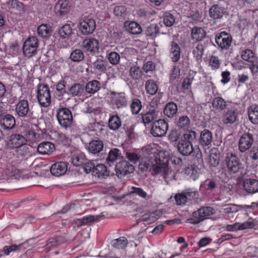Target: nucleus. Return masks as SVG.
Segmentation results:
<instances>
[{"label": "nucleus", "instance_id": "nucleus-46", "mask_svg": "<svg viewBox=\"0 0 258 258\" xmlns=\"http://www.w3.org/2000/svg\"><path fill=\"white\" fill-rule=\"evenodd\" d=\"M190 119L187 116L180 117L176 122V126L179 129L186 130L190 124Z\"/></svg>", "mask_w": 258, "mask_h": 258}, {"label": "nucleus", "instance_id": "nucleus-27", "mask_svg": "<svg viewBox=\"0 0 258 258\" xmlns=\"http://www.w3.org/2000/svg\"><path fill=\"white\" fill-rule=\"evenodd\" d=\"M54 150V144L49 142H43L39 144L37 147L38 152L41 154H50Z\"/></svg>", "mask_w": 258, "mask_h": 258}, {"label": "nucleus", "instance_id": "nucleus-56", "mask_svg": "<svg viewBox=\"0 0 258 258\" xmlns=\"http://www.w3.org/2000/svg\"><path fill=\"white\" fill-rule=\"evenodd\" d=\"M155 212H152L143 215L140 219V221L148 222L149 224L156 221L157 219Z\"/></svg>", "mask_w": 258, "mask_h": 258}, {"label": "nucleus", "instance_id": "nucleus-16", "mask_svg": "<svg viewBox=\"0 0 258 258\" xmlns=\"http://www.w3.org/2000/svg\"><path fill=\"white\" fill-rule=\"evenodd\" d=\"M207 31L204 28L194 26L191 30V38L195 43H198L205 39L207 37Z\"/></svg>", "mask_w": 258, "mask_h": 258}, {"label": "nucleus", "instance_id": "nucleus-31", "mask_svg": "<svg viewBox=\"0 0 258 258\" xmlns=\"http://www.w3.org/2000/svg\"><path fill=\"white\" fill-rule=\"evenodd\" d=\"M10 144L12 145V148L16 149L21 146L24 145L26 140L25 138L20 134H13L10 136Z\"/></svg>", "mask_w": 258, "mask_h": 258}, {"label": "nucleus", "instance_id": "nucleus-43", "mask_svg": "<svg viewBox=\"0 0 258 258\" xmlns=\"http://www.w3.org/2000/svg\"><path fill=\"white\" fill-rule=\"evenodd\" d=\"M38 36L42 38H47L51 35V29L49 25L42 24L37 28Z\"/></svg>", "mask_w": 258, "mask_h": 258}, {"label": "nucleus", "instance_id": "nucleus-55", "mask_svg": "<svg viewBox=\"0 0 258 258\" xmlns=\"http://www.w3.org/2000/svg\"><path fill=\"white\" fill-rule=\"evenodd\" d=\"M200 212V211L199 209L197 211H195L192 213V217L187 220V222L191 224H196L203 221V218H202Z\"/></svg>", "mask_w": 258, "mask_h": 258}, {"label": "nucleus", "instance_id": "nucleus-13", "mask_svg": "<svg viewBox=\"0 0 258 258\" xmlns=\"http://www.w3.org/2000/svg\"><path fill=\"white\" fill-rule=\"evenodd\" d=\"M209 17L213 20L222 19L227 15L226 9L220 4L213 5L209 10Z\"/></svg>", "mask_w": 258, "mask_h": 258}, {"label": "nucleus", "instance_id": "nucleus-64", "mask_svg": "<svg viewBox=\"0 0 258 258\" xmlns=\"http://www.w3.org/2000/svg\"><path fill=\"white\" fill-rule=\"evenodd\" d=\"M72 162L76 166H80L84 164L85 159L82 155H75L72 158Z\"/></svg>", "mask_w": 258, "mask_h": 258}, {"label": "nucleus", "instance_id": "nucleus-34", "mask_svg": "<svg viewBox=\"0 0 258 258\" xmlns=\"http://www.w3.org/2000/svg\"><path fill=\"white\" fill-rule=\"evenodd\" d=\"M92 64L95 70L100 73H105L107 71L108 62L103 58H97Z\"/></svg>", "mask_w": 258, "mask_h": 258}, {"label": "nucleus", "instance_id": "nucleus-62", "mask_svg": "<svg viewBox=\"0 0 258 258\" xmlns=\"http://www.w3.org/2000/svg\"><path fill=\"white\" fill-rule=\"evenodd\" d=\"M174 199L177 205H184L187 202V196L184 195L183 192L177 194L174 197Z\"/></svg>", "mask_w": 258, "mask_h": 258}, {"label": "nucleus", "instance_id": "nucleus-50", "mask_svg": "<svg viewBox=\"0 0 258 258\" xmlns=\"http://www.w3.org/2000/svg\"><path fill=\"white\" fill-rule=\"evenodd\" d=\"M126 159L133 164H136L139 162L141 158V155L138 152H126L125 154Z\"/></svg>", "mask_w": 258, "mask_h": 258}, {"label": "nucleus", "instance_id": "nucleus-20", "mask_svg": "<svg viewBox=\"0 0 258 258\" xmlns=\"http://www.w3.org/2000/svg\"><path fill=\"white\" fill-rule=\"evenodd\" d=\"M212 105L214 110L221 112L229 107V102L221 97H215L212 100Z\"/></svg>", "mask_w": 258, "mask_h": 258}, {"label": "nucleus", "instance_id": "nucleus-59", "mask_svg": "<svg viewBox=\"0 0 258 258\" xmlns=\"http://www.w3.org/2000/svg\"><path fill=\"white\" fill-rule=\"evenodd\" d=\"M163 22L166 26L170 27L173 25L175 22V18L172 14L169 13L164 14Z\"/></svg>", "mask_w": 258, "mask_h": 258}, {"label": "nucleus", "instance_id": "nucleus-22", "mask_svg": "<svg viewBox=\"0 0 258 258\" xmlns=\"http://www.w3.org/2000/svg\"><path fill=\"white\" fill-rule=\"evenodd\" d=\"M155 161L156 163L152 165V174L153 175L159 174L162 175H165L168 169L167 164L163 161H161L160 159L158 161L156 160Z\"/></svg>", "mask_w": 258, "mask_h": 258}, {"label": "nucleus", "instance_id": "nucleus-44", "mask_svg": "<svg viewBox=\"0 0 258 258\" xmlns=\"http://www.w3.org/2000/svg\"><path fill=\"white\" fill-rule=\"evenodd\" d=\"M85 55L82 50L76 48L70 54V58L74 62H80L84 60Z\"/></svg>", "mask_w": 258, "mask_h": 258}, {"label": "nucleus", "instance_id": "nucleus-41", "mask_svg": "<svg viewBox=\"0 0 258 258\" xmlns=\"http://www.w3.org/2000/svg\"><path fill=\"white\" fill-rule=\"evenodd\" d=\"M241 58L245 61L254 62L256 60L257 57L255 56L253 51L249 49L241 50L240 53Z\"/></svg>", "mask_w": 258, "mask_h": 258}, {"label": "nucleus", "instance_id": "nucleus-49", "mask_svg": "<svg viewBox=\"0 0 258 258\" xmlns=\"http://www.w3.org/2000/svg\"><path fill=\"white\" fill-rule=\"evenodd\" d=\"M106 58L109 62L112 65L115 66L119 63L120 55L116 52L111 51L106 54Z\"/></svg>", "mask_w": 258, "mask_h": 258}, {"label": "nucleus", "instance_id": "nucleus-4", "mask_svg": "<svg viewBox=\"0 0 258 258\" xmlns=\"http://www.w3.org/2000/svg\"><path fill=\"white\" fill-rule=\"evenodd\" d=\"M232 40L231 35L225 31L218 33L215 36V42L222 50H228L231 46Z\"/></svg>", "mask_w": 258, "mask_h": 258}, {"label": "nucleus", "instance_id": "nucleus-1", "mask_svg": "<svg viewBox=\"0 0 258 258\" xmlns=\"http://www.w3.org/2000/svg\"><path fill=\"white\" fill-rule=\"evenodd\" d=\"M16 114L19 117L31 120L35 118L32 108H30L27 100H19L16 105Z\"/></svg>", "mask_w": 258, "mask_h": 258}, {"label": "nucleus", "instance_id": "nucleus-25", "mask_svg": "<svg viewBox=\"0 0 258 258\" xmlns=\"http://www.w3.org/2000/svg\"><path fill=\"white\" fill-rule=\"evenodd\" d=\"M170 46V57L172 61L176 62L180 58V47L179 45L174 41H171Z\"/></svg>", "mask_w": 258, "mask_h": 258}, {"label": "nucleus", "instance_id": "nucleus-48", "mask_svg": "<svg viewBox=\"0 0 258 258\" xmlns=\"http://www.w3.org/2000/svg\"><path fill=\"white\" fill-rule=\"evenodd\" d=\"M130 106L132 113L138 114L142 108V102L140 99L134 98L132 100Z\"/></svg>", "mask_w": 258, "mask_h": 258}, {"label": "nucleus", "instance_id": "nucleus-36", "mask_svg": "<svg viewBox=\"0 0 258 258\" xmlns=\"http://www.w3.org/2000/svg\"><path fill=\"white\" fill-rule=\"evenodd\" d=\"M100 89V82L97 80H93L88 82L85 89L88 94H94Z\"/></svg>", "mask_w": 258, "mask_h": 258}, {"label": "nucleus", "instance_id": "nucleus-42", "mask_svg": "<svg viewBox=\"0 0 258 258\" xmlns=\"http://www.w3.org/2000/svg\"><path fill=\"white\" fill-rule=\"evenodd\" d=\"M248 114L250 121L253 124H258V106L250 107L248 109Z\"/></svg>", "mask_w": 258, "mask_h": 258}, {"label": "nucleus", "instance_id": "nucleus-26", "mask_svg": "<svg viewBox=\"0 0 258 258\" xmlns=\"http://www.w3.org/2000/svg\"><path fill=\"white\" fill-rule=\"evenodd\" d=\"M103 147L104 144L101 141L93 140L89 143L87 149L90 153L96 154L102 151Z\"/></svg>", "mask_w": 258, "mask_h": 258}, {"label": "nucleus", "instance_id": "nucleus-2", "mask_svg": "<svg viewBox=\"0 0 258 258\" xmlns=\"http://www.w3.org/2000/svg\"><path fill=\"white\" fill-rule=\"evenodd\" d=\"M37 97L41 106L46 107L50 104V91L48 85L40 84L38 85Z\"/></svg>", "mask_w": 258, "mask_h": 258}, {"label": "nucleus", "instance_id": "nucleus-24", "mask_svg": "<svg viewBox=\"0 0 258 258\" xmlns=\"http://www.w3.org/2000/svg\"><path fill=\"white\" fill-rule=\"evenodd\" d=\"M85 87L83 84L75 83L72 85L67 91V94L72 97H80L83 95Z\"/></svg>", "mask_w": 258, "mask_h": 258}, {"label": "nucleus", "instance_id": "nucleus-19", "mask_svg": "<svg viewBox=\"0 0 258 258\" xmlns=\"http://www.w3.org/2000/svg\"><path fill=\"white\" fill-rule=\"evenodd\" d=\"M177 147L179 152L183 156H189L194 151L192 144L182 139L178 141Z\"/></svg>", "mask_w": 258, "mask_h": 258}, {"label": "nucleus", "instance_id": "nucleus-33", "mask_svg": "<svg viewBox=\"0 0 258 258\" xmlns=\"http://www.w3.org/2000/svg\"><path fill=\"white\" fill-rule=\"evenodd\" d=\"M142 115L143 122L146 125L152 122V121L156 119L157 111L154 109H149L148 111L145 113H142Z\"/></svg>", "mask_w": 258, "mask_h": 258}, {"label": "nucleus", "instance_id": "nucleus-8", "mask_svg": "<svg viewBox=\"0 0 258 258\" xmlns=\"http://www.w3.org/2000/svg\"><path fill=\"white\" fill-rule=\"evenodd\" d=\"M79 25V30L83 35L92 34L96 28L95 20L86 16L80 20Z\"/></svg>", "mask_w": 258, "mask_h": 258}, {"label": "nucleus", "instance_id": "nucleus-5", "mask_svg": "<svg viewBox=\"0 0 258 258\" xmlns=\"http://www.w3.org/2000/svg\"><path fill=\"white\" fill-rule=\"evenodd\" d=\"M225 161L226 167L231 173H236L241 168V163L238 158L232 153L227 154Z\"/></svg>", "mask_w": 258, "mask_h": 258}, {"label": "nucleus", "instance_id": "nucleus-15", "mask_svg": "<svg viewBox=\"0 0 258 258\" xmlns=\"http://www.w3.org/2000/svg\"><path fill=\"white\" fill-rule=\"evenodd\" d=\"M243 189L248 194H254L258 192V180L246 178L242 182Z\"/></svg>", "mask_w": 258, "mask_h": 258}, {"label": "nucleus", "instance_id": "nucleus-57", "mask_svg": "<svg viewBox=\"0 0 258 258\" xmlns=\"http://www.w3.org/2000/svg\"><path fill=\"white\" fill-rule=\"evenodd\" d=\"M22 245V244H20L19 245L13 244L9 246H5L2 252L5 255H9L11 252L19 250Z\"/></svg>", "mask_w": 258, "mask_h": 258}, {"label": "nucleus", "instance_id": "nucleus-28", "mask_svg": "<svg viewBox=\"0 0 258 258\" xmlns=\"http://www.w3.org/2000/svg\"><path fill=\"white\" fill-rule=\"evenodd\" d=\"M220 161V154L218 149L214 148L211 150L209 156V163L212 167H217Z\"/></svg>", "mask_w": 258, "mask_h": 258}, {"label": "nucleus", "instance_id": "nucleus-61", "mask_svg": "<svg viewBox=\"0 0 258 258\" xmlns=\"http://www.w3.org/2000/svg\"><path fill=\"white\" fill-rule=\"evenodd\" d=\"M204 46L201 43H198L193 49L192 53L197 59L201 58L204 53Z\"/></svg>", "mask_w": 258, "mask_h": 258}, {"label": "nucleus", "instance_id": "nucleus-12", "mask_svg": "<svg viewBox=\"0 0 258 258\" xmlns=\"http://www.w3.org/2000/svg\"><path fill=\"white\" fill-rule=\"evenodd\" d=\"M238 110L235 107L227 108L223 111L222 121L225 124H233L238 119Z\"/></svg>", "mask_w": 258, "mask_h": 258}, {"label": "nucleus", "instance_id": "nucleus-35", "mask_svg": "<svg viewBox=\"0 0 258 258\" xmlns=\"http://www.w3.org/2000/svg\"><path fill=\"white\" fill-rule=\"evenodd\" d=\"M143 72L142 69L138 66L134 65L130 67L129 76L134 80H139L142 78Z\"/></svg>", "mask_w": 258, "mask_h": 258}, {"label": "nucleus", "instance_id": "nucleus-21", "mask_svg": "<svg viewBox=\"0 0 258 258\" xmlns=\"http://www.w3.org/2000/svg\"><path fill=\"white\" fill-rule=\"evenodd\" d=\"M15 118L11 114L3 115L0 117V125L4 129H12L15 126Z\"/></svg>", "mask_w": 258, "mask_h": 258}, {"label": "nucleus", "instance_id": "nucleus-63", "mask_svg": "<svg viewBox=\"0 0 258 258\" xmlns=\"http://www.w3.org/2000/svg\"><path fill=\"white\" fill-rule=\"evenodd\" d=\"M131 193L135 194L144 199H146L148 197L147 192L141 187L133 186L131 188Z\"/></svg>", "mask_w": 258, "mask_h": 258}, {"label": "nucleus", "instance_id": "nucleus-9", "mask_svg": "<svg viewBox=\"0 0 258 258\" xmlns=\"http://www.w3.org/2000/svg\"><path fill=\"white\" fill-rule=\"evenodd\" d=\"M134 167L126 161H122L115 165V170L117 176L121 178L125 175L134 172Z\"/></svg>", "mask_w": 258, "mask_h": 258}, {"label": "nucleus", "instance_id": "nucleus-52", "mask_svg": "<svg viewBox=\"0 0 258 258\" xmlns=\"http://www.w3.org/2000/svg\"><path fill=\"white\" fill-rule=\"evenodd\" d=\"M16 153L18 157H28L31 155L29 147L24 145L17 148Z\"/></svg>", "mask_w": 258, "mask_h": 258}, {"label": "nucleus", "instance_id": "nucleus-3", "mask_svg": "<svg viewBox=\"0 0 258 258\" xmlns=\"http://www.w3.org/2000/svg\"><path fill=\"white\" fill-rule=\"evenodd\" d=\"M56 116L61 127L67 128L71 126L73 123V117L70 109L67 108L58 109Z\"/></svg>", "mask_w": 258, "mask_h": 258}, {"label": "nucleus", "instance_id": "nucleus-17", "mask_svg": "<svg viewBox=\"0 0 258 258\" xmlns=\"http://www.w3.org/2000/svg\"><path fill=\"white\" fill-rule=\"evenodd\" d=\"M51 174L56 176H60L66 173L68 170V163L65 162H57L52 165L50 168Z\"/></svg>", "mask_w": 258, "mask_h": 258}, {"label": "nucleus", "instance_id": "nucleus-38", "mask_svg": "<svg viewBox=\"0 0 258 258\" xmlns=\"http://www.w3.org/2000/svg\"><path fill=\"white\" fill-rule=\"evenodd\" d=\"M121 125L120 117L117 115L110 116L108 120V127L112 131L118 130Z\"/></svg>", "mask_w": 258, "mask_h": 258}, {"label": "nucleus", "instance_id": "nucleus-51", "mask_svg": "<svg viewBox=\"0 0 258 258\" xmlns=\"http://www.w3.org/2000/svg\"><path fill=\"white\" fill-rule=\"evenodd\" d=\"M101 217L99 215H88L83 217L81 219H78V221L82 225L90 224L92 222L98 221Z\"/></svg>", "mask_w": 258, "mask_h": 258}, {"label": "nucleus", "instance_id": "nucleus-32", "mask_svg": "<svg viewBox=\"0 0 258 258\" xmlns=\"http://www.w3.org/2000/svg\"><path fill=\"white\" fill-rule=\"evenodd\" d=\"M177 112V106L176 103L170 102L166 104L164 109V114L169 118L174 116Z\"/></svg>", "mask_w": 258, "mask_h": 258}, {"label": "nucleus", "instance_id": "nucleus-10", "mask_svg": "<svg viewBox=\"0 0 258 258\" xmlns=\"http://www.w3.org/2000/svg\"><path fill=\"white\" fill-rule=\"evenodd\" d=\"M82 46L87 52L92 55H95L99 52V41L94 38L84 39L82 43Z\"/></svg>", "mask_w": 258, "mask_h": 258}, {"label": "nucleus", "instance_id": "nucleus-40", "mask_svg": "<svg viewBox=\"0 0 258 258\" xmlns=\"http://www.w3.org/2000/svg\"><path fill=\"white\" fill-rule=\"evenodd\" d=\"M58 33L61 38L63 39H68L74 33L72 26L70 24L64 25L59 29Z\"/></svg>", "mask_w": 258, "mask_h": 258}, {"label": "nucleus", "instance_id": "nucleus-29", "mask_svg": "<svg viewBox=\"0 0 258 258\" xmlns=\"http://www.w3.org/2000/svg\"><path fill=\"white\" fill-rule=\"evenodd\" d=\"M124 27L126 31L134 35L139 34L142 31L141 25L134 21L125 22L124 23Z\"/></svg>", "mask_w": 258, "mask_h": 258}, {"label": "nucleus", "instance_id": "nucleus-18", "mask_svg": "<svg viewBox=\"0 0 258 258\" xmlns=\"http://www.w3.org/2000/svg\"><path fill=\"white\" fill-rule=\"evenodd\" d=\"M113 104L117 108H120L127 106V98L124 92L116 93L111 92Z\"/></svg>", "mask_w": 258, "mask_h": 258}, {"label": "nucleus", "instance_id": "nucleus-47", "mask_svg": "<svg viewBox=\"0 0 258 258\" xmlns=\"http://www.w3.org/2000/svg\"><path fill=\"white\" fill-rule=\"evenodd\" d=\"M127 239L123 236L120 237L117 239H114L111 241V245L118 249H122L127 244Z\"/></svg>", "mask_w": 258, "mask_h": 258}, {"label": "nucleus", "instance_id": "nucleus-39", "mask_svg": "<svg viewBox=\"0 0 258 258\" xmlns=\"http://www.w3.org/2000/svg\"><path fill=\"white\" fill-rule=\"evenodd\" d=\"M159 32V28L157 24H151L147 26L145 30L146 35L151 39L155 38Z\"/></svg>", "mask_w": 258, "mask_h": 258}, {"label": "nucleus", "instance_id": "nucleus-58", "mask_svg": "<svg viewBox=\"0 0 258 258\" xmlns=\"http://www.w3.org/2000/svg\"><path fill=\"white\" fill-rule=\"evenodd\" d=\"M139 165V168L142 172H147L149 170H151V165L150 163L149 159L146 158L145 160L143 159L142 161L140 160Z\"/></svg>", "mask_w": 258, "mask_h": 258}, {"label": "nucleus", "instance_id": "nucleus-11", "mask_svg": "<svg viewBox=\"0 0 258 258\" xmlns=\"http://www.w3.org/2000/svg\"><path fill=\"white\" fill-rule=\"evenodd\" d=\"M253 142V135L249 132L243 134L238 142V148L241 152H244L248 150Z\"/></svg>", "mask_w": 258, "mask_h": 258}, {"label": "nucleus", "instance_id": "nucleus-30", "mask_svg": "<svg viewBox=\"0 0 258 258\" xmlns=\"http://www.w3.org/2000/svg\"><path fill=\"white\" fill-rule=\"evenodd\" d=\"M93 174L98 177L108 176L110 174L106 166L103 164H98L95 165Z\"/></svg>", "mask_w": 258, "mask_h": 258}, {"label": "nucleus", "instance_id": "nucleus-6", "mask_svg": "<svg viewBox=\"0 0 258 258\" xmlns=\"http://www.w3.org/2000/svg\"><path fill=\"white\" fill-rule=\"evenodd\" d=\"M168 128V123L163 119H159L153 123L151 134L154 137H162L166 135Z\"/></svg>", "mask_w": 258, "mask_h": 258}, {"label": "nucleus", "instance_id": "nucleus-45", "mask_svg": "<svg viewBox=\"0 0 258 258\" xmlns=\"http://www.w3.org/2000/svg\"><path fill=\"white\" fill-rule=\"evenodd\" d=\"M121 154L120 151L117 149L114 148L110 150L106 158V162L109 166L113 163Z\"/></svg>", "mask_w": 258, "mask_h": 258}, {"label": "nucleus", "instance_id": "nucleus-60", "mask_svg": "<svg viewBox=\"0 0 258 258\" xmlns=\"http://www.w3.org/2000/svg\"><path fill=\"white\" fill-rule=\"evenodd\" d=\"M199 210L200 211V213L201 214L202 218H203V220L214 213V210L210 207H202Z\"/></svg>", "mask_w": 258, "mask_h": 258}, {"label": "nucleus", "instance_id": "nucleus-53", "mask_svg": "<svg viewBox=\"0 0 258 258\" xmlns=\"http://www.w3.org/2000/svg\"><path fill=\"white\" fill-rule=\"evenodd\" d=\"M181 134L179 129H172L168 135V140L170 142H177L181 137Z\"/></svg>", "mask_w": 258, "mask_h": 258}, {"label": "nucleus", "instance_id": "nucleus-14", "mask_svg": "<svg viewBox=\"0 0 258 258\" xmlns=\"http://www.w3.org/2000/svg\"><path fill=\"white\" fill-rule=\"evenodd\" d=\"M70 8L69 1L59 0L55 6L54 12L57 16L64 17L69 13Z\"/></svg>", "mask_w": 258, "mask_h": 258}, {"label": "nucleus", "instance_id": "nucleus-23", "mask_svg": "<svg viewBox=\"0 0 258 258\" xmlns=\"http://www.w3.org/2000/svg\"><path fill=\"white\" fill-rule=\"evenodd\" d=\"M213 135L210 131L205 129L201 132L199 140V144L203 147H208L211 145Z\"/></svg>", "mask_w": 258, "mask_h": 258}, {"label": "nucleus", "instance_id": "nucleus-7", "mask_svg": "<svg viewBox=\"0 0 258 258\" xmlns=\"http://www.w3.org/2000/svg\"><path fill=\"white\" fill-rule=\"evenodd\" d=\"M38 42L37 38L32 36L27 38L25 41L23 49L25 56L30 57L36 53Z\"/></svg>", "mask_w": 258, "mask_h": 258}, {"label": "nucleus", "instance_id": "nucleus-54", "mask_svg": "<svg viewBox=\"0 0 258 258\" xmlns=\"http://www.w3.org/2000/svg\"><path fill=\"white\" fill-rule=\"evenodd\" d=\"M184 141H187L190 143L192 144V142L196 140L197 133L196 132L192 130H187L183 135Z\"/></svg>", "mask_w": 258, "mask_h": 258}, {"label": "nucleus", "instance_id": "nucleus-37", "mask_svg": "<svg viewBox=\"0 0 258 258\" xmlns=\"http://www.w3.org/2000/svg\"><path fill=\"white\" fill-rule=\"evenodd\" d=\"M145 90L147 94L154 95L157 92L158 87L154 80L150 79L146 82Z\"/></svg>", "mask_w": 258, "mask_h": 258}]
</instances>
